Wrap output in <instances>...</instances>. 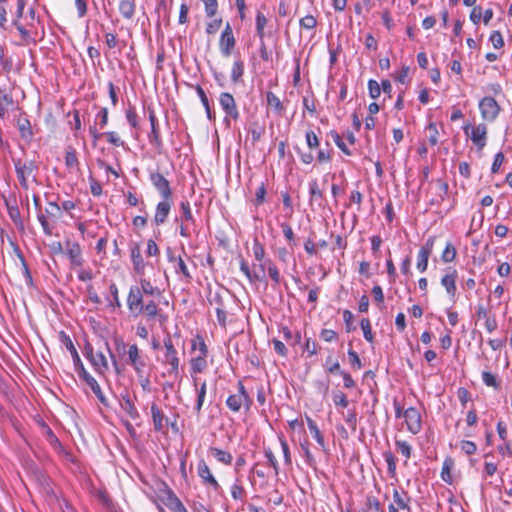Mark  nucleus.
Segmentation results:
<instances>
[{
	"mask_svg": "<svg viewBox=\"0 0 512 512\" xmlns=\"http://www.w3.org/2000/svg\"><path fill=\"white\" fill-rule=\"evenodd\" d=\"M251 403L252 401L241 381L238 382V392L231 394L226 400L227 407L233 412L240 411L242 406L248 410L250 409Z\"/></svg>",
	"mask_w": 512,
	"mask_h": 512,
	"instance_id": "obj_1",
	"label": "nucleus"
},
{
	"mask_svg": "<svg viewBox=\"0 0 512 512\" xmlns=\"http://www.w3.org/2000/svg\"><path fill=\"white\" fill-rule=\"evenodd\" d=\"M128 363L132 366L139 378L143 377L146 368L145 358L141 355L136 344L128 345L127 349Z\"/></svg>",
	"mask_w": 512,
	"mask_h": 512,
	"instance_id": "obj_2",
	"label": "nucleus"
},
{
	"mask_svg": "<svg viewBox=\"0 0 512 512\" xmlns=\"http://www.w3.org/2000/svg\"><path fill=\"white\" fill-rule=\"evenodd\" d=\"M219 104L225 112V122L229 125L230 119L237 120L239 118V111L234 97L228 93L223 92L219 96Z\"/></svg>",
	"mask_w": 512,
	"mask_h": 512,
	"instance_id": "obj_3",
	"label": "nucleus"
},
{
	"mask_svg": "<svg viewBox=\"0 0 512 512\" xmlns=\"http://www.w3.org/2000/svg\"><path fill=\"white\" fill-rule=\"evenodd\" d=\"M164 347V363L170 365L169 374L177 375L179 371V358L169 335L164 338Z\"/></svg>",
	"mask_w": 512,
	"mask_h": 512,
	"instance_id": "obj_4",
	"label": "nucleus"
},
{
	"mask_svg": "<svg viewBox=\"0 0 512 512\" xmlns=\"http://www.w3.org/2000/svg\"><path fill=\"white\" fill-rule=\"evenodd\" d=\"M464 133L470 137L471 141L479 148L482 149L486 145L487 127L484 124L471 126L465 124L463 127Z\"/></svg>",
	"mask_w": 512,
	"mask_h": 512,
	"instance_id": "obj_5",
	"label": "nucleus"
},
{
	"mask_svg": "<svg viewBox=\"0 0 512 512\" xmlns=\"http://www.w3.org/2000/svg\"><path fill=\"white\" fill-rule=\"evenodd\" d=\"M479 109L482 118L487 121H494L500 112V106L497 101L489 96L484 97L479 102Z\"/></svg>",
	"mask_w": 512,
	"mask_h": 512,
	"instance_id": "obj_6",
	"label": "nucleus"
},
{
	"mask_svg": "<svg viewBox=\"0 0 512 512\" xmlns=\"http://www.w3.org/2000/svg\"><path fill=\"white\" fill-rule=\"evenodd\" d=\"M235 43L236 40L233 34L232 27L229 23H226L219 40V48L222 55L225 57H229L232 53V50L235 47Z\"/></svg>",
	"mask_w": 512,
	"mask_h": 512,
	"instance_id": "obj_7",
	"label": "nucleus"
},
{
	"mask_svg": "<svg viewBox=\"0 0 512 512\" xmlns=\"http://www.w3.org/2000/svg\"><path fill=\"white\" fill-rule=\"evenodd\" d=\"M36 169V166L33 161L26 160L21 161L17 160L15 161V170L17 173V177L20 181V184L27 188L28 187V179L33 176V172Z\"/></svg>",
	"mask_w": 512,
	"mask_h": 512,
	"instance_id": "obj_8",
	"label": "nucleus"
},
{
	"mask_svg": "<svg viewBox=\"0 0 512 512\" xmlns=\"http://www.w3.org/2000/svg\"><path fill=\"white\" fill-rule=\"evenodd\" d=\"M144 304L143 293L138 286H132L127 297V307L129 311L138 316L141 314V307Z\"/></svg>",
	"mask_w": 512,
	"mask_h": 512,
	"instance_id": "obj_9",
	"label": "nucleus"
},
{
	"mask_svg": "<svg viewBox=\"0 0 512 512\" xmlns=\"http://www.w3.org/2000/svg\"><path fill=\"white\" fill-rule=\"evenodd\" d=\"M150 181L162 198H172V189L169 181L159 172H151Z\"/></svg>",
	"mask_w": 512,
	"mask_h": 512,
	"instance_id": "obj_10",
	"label": "nucleus"
},
{
	"mask_svg": "<svg viewBox=\"0 0 512 512\" xmlns=\"http://www.w3.org/2000/svg\"><path fill=\"white\" fill-rule=\"evenodd\" d=\"M407 429L412 434H418L421 430V415L414 407H409L403 412Z\"/></svg>",
	"mask_w": 512,
	"mask_h": 512,
	"instance_id": "obj_11",
	"label": "nucleus"
},
{
	"mask_svg": "<svg viewBox=\"0 0 512 512\" xmlns=\"http://www.w3.org/2000/svg\"><path fill=\"white\" fill-rule=\"evenodd\" d=\"M193 378V387L196 395V402L194 406V410L197 414H200L207 395V382L205 380H201L198 377Z\"/></svg>",
	"mask_w": 512,
	"mask_h": 512,
	"instance_id": "obj_12",
	"label": "nucleus"
},
{
	"mask_svg": "<svg viewBox=\"0 0 512 512\" xmlns=\"http://www.w3.org/2000/svg\"><path fill=\"white\" fill-rule=\"evenodd\" d=\"M173 205L172 198H162L155 208L154 223L159 226L166 222Z\"/></svg>",
	"mask_w": 512,
	"mask_h": 512,
	"instance_id": "obj_13",
	"label": "nucleus"
},
{
	"mask_svg": "<svg viewBox=\"0 0 512 512\" xmlns=\"http://www.w3.org/2000/svg\"><path fill=\"white\" fill-rule=\"evenodd\" d=\"M198 476L202 479L204 484L211 486L215 491H219L221 486L211 473L208 465L204 460H200L197 465Z\"/></svg>",
	"mask_w": 512,
	"mask_h": 512,
	"instance_id": "obj_14",
	"label": "nucleus"
},
{
	"mask_svg": "<svg viewBox=\"0 0 512 512\" xmlns=\"http://www.w3.org/2000/svg\"><path fill=\"white\" fill-rule=\"evenodd\" d=\"M14 107L12 95L6 89H0V118L5 119Z\"/></svg>",
	"mask_w": 512,
	"mask_h": 512,
	"instance_id": "obj_15",
	"label": "nucleus"
},
{
	"mask_svg": "<svg viewBox=\"0 0 512 512\" xmlns=\"http://www.w3.org/2000/svg\"><path fill=\"white\" fill-rule=\"evenodd\" d=\"M66 254L73 266H81L83 259L81 256V247L77 242H66Z\"/></svg>",
	"mask_w": 512,
	"mask_h": 512,
	"instance_id": "obj_16",
	"label": "nucleus"
},
{
	"mask_svg": "<svg viewBox=\"0 0 512 512\" xmlns=\"http://www.w3.org/2000/svg\"><path fill=\"white\" fill-rule=\"evenodd\" d=\"M121 409L133 420H136L140 417V414L137 408L134 405L133 400L129 396L128 393L121 395L120 399Z\"/></svg>",
	"mask_w": 512,
	"mask_h": 512,
	"instance_id": "obj_17",
	"label": "nucleus"
},
{
	"mask_svg": "<svg viewBox=\"0 0 512 512\" xmlns=\"http://www.w3.org/2000/svg\"><path fill=\"white\" fill-rule=\"evenodd\" d=\"M84 378H85V381L87 383V385L90 387V389L92 390V392L95 394V396L98 398V400L105 406L108 405L107 403V399L106 397L104 396L102 390H101V387L100 385L98 384V382L96 381V379L92 376H90L89 374L85 373L84 375Z\"/></svg>",
	"mask_w": 512,
	"mask_h": 512,
	"instance_id": "obj_18",
	"label": "nucleus"
},
{
	"mask_svg": "<svg viewBox=\"0 0 512 512\" xmlns=\"http://www.w3.org/2000/svg\"><path fill=\"white\" fill-rule=\"evenodd\" d=\"M441 284L446 289V292L451 297H454L456 293V271L452 270L445 274L441 279Z\"/></svg>",
	"mask_w": 512,
	"mask_h": 512,
	"instance_id": "obj_19",
	"label": "nucleus"
},
{
	"mask_svg": "<svg viewBox=\"0 0 512 512\" xmlns=\"http://www.w3.org/2000/svg\"><path fill=\"white\" fill-rule=\"evenodd\" d=\"M410 498L405 491H399L394 489L393 491V503L401 510L410 511L409 506Z\"/></svg>",
	"mask_w": 512,
	"mask_h": 512,
	"instance_id": "obj_20",
	"label": "nucleus"
},
{
	"mask_svg": "<svg viewBox=\"0 0 512 512\" xmlns=\"http://www.w3.org/2000/svg\"><path fill=\"white\" fill-rule=\"evenodd\" d=\"M266 100H267L268 106L271 109H273V111L276 113V115H278V116L283 115L285 108L278 96H276L273 92L268 91L266 93Z\"/></svg>",
	"mask_w": 512,
	"mask_h": 512,
	"instance_id": "obj_21",
	"label": "nucleus"
},
{
	"mask_svg": "<svg viewBox=\"0 0 512 512\" xmlns=\"http://www.w3.org/2000/svg\"><path fill=\"white\" fill-rule=\"evenodd\" d=\"M89 359L92 362L93 366L99 371L104 372L108 369V361L105 355L102 352H91L89 354Z\"/></svg>",
	"mask_w": 512,
	"mask_h": 512,
	"instance_id": "obj_22",
	"label": "nucleus"
},
{
	"mask_svg": "<svg viewBox=\"0 0 512 512\" xmlns=\"http://www.w3.org/2000/svg\"><path fill=\"white\" fill-rule=\"evenodd\" d=\"M170 262H175V272L177 274L181 273L186 281L191 280L192 276L188 270L187 265L185 264L183 258L181 256L174 257L173 255H169L168 257Z\"/></svg>",
	"mask_w": 512,
	"mask_h": 512,
	"instance_id": "obj_23",
	"label": "nucleus"
},
{
	"mask_svg": "<svg viewBox=\"0 0 512 512\" xmlns=\"http://www.w3.org/2000/svg\"><path fill=\"white\" fill-rule=\"evenodd\" d=\"M131 259H132V263H133V267H134V270L135 272L143 277L144 275V271H145V267H146V264L141 256V253H140V250L139 249H133L132 252H131Z\"/></svg>",
	"mask_w": 512,
	"mask_h": 512,
	"instance_id": "obj_24",
	"label": "nucleus"
},
{
	"mask_svg": "<svg viewBox=\"0 0 512 512\" xmlns=\"http://www.w3.org/2000/svg\"><path fill=\"white\" fill-rule=\"evenodd\" d=\"M151 414H152L154 429L156 431H162L165 426L164 425L165 416L156 404H152Z\"/></svg>",
	"mask_w": 512,
	"mask_h": 512,
	"instance_id": "obj_25",
	"label": "nucleus"
},
{
	"mask_svg": "<svg viewBox=\"0 0 512 512\" xmlns=\"http://www.w3.org/2000/svg\"><path fill=\"white\" fill-rule=\"evenodd\" d=\"M119 12L124 18L131 19L135 14V1L121 0L119 3Z\"/></svg>",
	"mask_w": 512,
	"mask_h": 512,
	"instance_id": "obj_26",
	"label": "nucleus"
},
{
	"mask_svg": "<svg viewBox=\"0 0 512 512\" xmlns=\"http://www.w3.org/2000/svg\"><path fill=\"white\" fill-rule=\"evenodd\" d=\"M149 120L151 124V134L149 135L150 143L159 147L161 145V139L156 125L157 119L153 111L149 113Z\"/></svg>",
	"mask_w": 512,
	"mask_h": 512,
	"instance_id": "obj_27",
	"label": "nucleus"
},
{
	"mask_svg": "<svg viewBox=\"0 0 512 512\" xmlns=\"http://www.w3.org/2000/svg\"><path fill=\"white\" fill-rule=\"evenodd\" d=\"M240 270L251 283L263 281V276H261L258 272H252L249 268L248 263L244 259L240 260Z\"/></svg>",
	"mask_w": 512,
	"mask_h": 512,
	"instance_id": "obj_28",
	"label": "nucleus"
},
{
	"mask_svg": "<svg viewBox=\"0 0 512 512\" xmlns=\"http://www.w3.org/2000/svg\"><path fill=\"white\" fill-rule=\"evenodd\" d=\"M268 20L266 16L261 12L257 11L256 18H255V25H256V33L259 37L260 41H262L265 37V26L267 24Z\"/></svg>",
	"mask_w": 512,
	"mask_h": 512,
	"instance_id": "obj_29",
	"label": "nucleus"
},
{
	"mask_svg": "<svg viewBox=\"0 0 512 512\" xmlns=\"http://www.w3.org/2000/svg\"><path fill=\"white\" fill-rule=\"evenodd\" d=\"M138 287L145 295L159 296L161 294V290L158 287L153 286L149 280L142 277L140 279V286Z\"/></svg>",
	"mask_w": 512,
	"mask_h": 512,
	"instance_id": "obj_30",
	"label": "nucleus"
},
{
	"mask_svg": "<svg viewBox=\"0 0 512 512\" xmlns=\"http://www.w3.org/2000/svg\"><path fill=\"white\" fill-rule=\"evenodd\" d=\"M211 454L215 457V459L223 464L230 465L232 463V455L224 450L219 448H211Z\"/></svg>",
	"mask_w": 512,
	"mask_h": 512,
	"instance_id": "obj_31",
	"label": "nucleus"
},
{
	"mask_svg": "<svg viewBox=\"0 0 512 512\" xmlns=\"http://www.w3.org/2000/svg\"><path fill=\"white\" fill-rule=\"evenodd\" d=\"M395 446L397 448V451L400 452L405 457V463L408 459H410L412 454V447L411 445L404 440H395Z\"/></svg>",
	"mask_w": 512,
	"mask_h": 512,
	"instance_id": "obj_32",
	"label": "nucleus"
},
{
	"mask_svg": "<svg viewBox=\"0 0 512 512\" xmlns=\"http://www.w3.org/2000/svg\"><path fill=\"white\" fill-rule=\"evenodd\" d=\"M307 425H308V428H309L310 432L313 434L314 439L317 441V443L321 447H324V445H325L324 437L322 436V434H321L317 424L315 423V421H313L312 419L308 418L307 419Z\"/></svg>",
	"mask_w": 512,
	"mask_h": 512,
	"instance_id": "obj_33",
	"label": "nucleus"
},
{
	"mask_svg": "<svg viewBox=\"0 0 512 512\" xmlns=\"http://www.w3.org/2000/svg\"><path fill=\"white\" fill-rule=\"evenodd\" d=\"M244 74V64L241 60H236L233 63L232 70H231V80L233 83L239 82L241 77Z\"/></svg>",
	"mask_w": 512,
	"mask_h": 512,
	"instance_id": "obj_34",
	"label": "nucleus"
},
{
	"mask_svg": "<svg viewBox=\"0 0 512 512\" xmlns=\"http://www.w3.org/2000/svg\"><path fill=\"white\" fill-rule=\"evenodd\" d=\"M141 314L146 315L148 318H155L158 316V305L154 301H148L141 307Z\"/></svg>",
	"mask_w": 512,
	"mask_h": 512,
	"instance_id": "obj_35",
	"label": "nucleus"
},
{
	"mask_svg": "<svg viewBox=\"0 0 512 512\" xmlns=\"http://www.w3.org/2000/svg\"><path fill=\"white\" fill-rule=\"evenodd\" d=\"M207 367L206 357L196 356L191 360V371L192 373H201Z\"/></svg>",
	"mask_w": 512,
	"mask_h": 512,
	"instance_id": "obj_36",
	"label": "nucleus"
},
{
	"mask_svg": "<svg viewBox=\"0 0 512 512\" xmlns=\"http://www.w3.org/2000/svg\"><path fill=\"white\" fill-rule=\"evenodd\" d=\"M204 5L205 14L207 17L212 18L218 11V0H200Z\"/></svg>",
	"mask_w": 512,
	"mask_h": 512,
	"instance_id": "obj_37",
	"label": "nucleus"
},
{
	"mask_svg": "<svg viewBox=\"0 0 512 512\" xmlns=\"http://www.w3.org/2000/svg\"><path fill=\"white\" fill-rule=\"evenodd\" d=\"M192 349L197 350L199 352L198 356L207 357L208 349L204 342V339L200 336H197L192 342Z\"/></svg>",
	"mask_w": 512,
	"mask_h": 512,
	"instance_id": "obj_38",
	"label": "nucleus"
},
{
	"mask_svg": "<svg viewBox=\"0 0 512 512\" xmlns=\"http://www.w3.org/2000/svg\"><path fill=\"white\" fill-rule=\"evenodd\" d=\"M383 457L385 459V462L387 463L389 475L391 477H394L396 474V458H395V456L390 451H387L383 454Z\"/></svg>",
	"mask_w": 512,
	"mask_h": 512,
	"instance_id": "obj_39",
	"label": "nucleus"
},
{
	"mask_svg": "<svg viewBox=\"0 0 512 512\" xmlns=\"http://www.w3.org/2000/svg\"><path fill=\"white\" fill-rule=\"evenodd\" d=\"M429 257V254L419 250L416 264L419 272L423 273L427 270Z\"/></svg>",
	"mask_w": 512,
	"mask_h": 512,
	"instance_id": "obj_40",
	"label": "nucleus"
},
{
	"mask_svg": "<svg viewBox=\"0 0 512 512\" xmlns=\"http://www.w3.org/2000/svg\"><path fill=\"white\" fill-rule=\"evenodd\" d=\"M266 264H267V271H268L269 277L272 279V281L275 284H279L280 273H279L276 265L270 259H266Z\"/></svg>",
	"mask_w": 512,
	"mask_h": 512,
	"instance_id": "obj_41",
	"label": "nucleus"
},
{
	"mask_svg": "<svg viewBox=\"0 0 512 512\" xmlns=\"http://www.w3.org/2000/svg\"><path fill=\"white\" fill-rule=\"evenodd\" d=\"M456 257V249L455 247L452 245V243H447L443 253H442V260L445 262V263H450L452 262Z\"/></svg>",
	"mask_w": 512,
	"mask_h": 512,
	"instance_id": "obj_42",
	"label": "nucleus"
},
{
	"mask_svg": "<svg viewBox=\"0 0 512 512\" xmlns=\"http://www.w3.org/2000/svg\"><path fill=\"white\" fill-rule=\"evenodd\" d=\"M300 27L307 30H312L317 25V20L313 15H306L300 19Z\"/></svg>",
	"mask_w": 512,
	"mask_h": 512,
	"instance_id": "obj_43",
	"label": "nucleus"
},
{
	"mask_svg": "<svg viewBox=\"0 0 512 512\" xmlns=\"http://www.w3.org/2000/svg\"><path fill=\"white\" fill-rule=\"evenodd\" d=\"M344 420H345L346 424L348 425V427L350 428V430L352 432H355L356 428H357V415H356V412L353 411V410H349L344 415Z\"/></svg>",
	"mask_w": 512,
	"mask_h": 512,
	"instance_id": "obj_44",
	"label": "nucleus"
},
{
	"mask_svg": "<svg viewBox=\"0 0 512 512\" xmlns=\"http://www.w3.org/2000/svg\"><path fill=\"white\" fill-rule=\"evenodd\" d=\"M426 130H427V131H428V133H429L428 141H429L430 145H431V146H435V145H437V143H438V135H439V133H438V129H437V127H436V124H434V123H430V124L427 126Z\"/></svg>",
	"mask_w": 512,
	"mask_h": 512,
	"instance_id": "obj_45",
	"label": "nucleus"
},
{
	"mask_svg": "<svg viewBox=\"0 0 512 512\" xmlns=\"http://www.w3.org/2000/svg\"><path fill=\"white\" fill-rule=\"evenodd\" d=\"M368 90H369V96L372 99H377L381 94V87L380 84L373 79H370L368 81Z\"/></svg>",
	"mask_w": 512,
	"mask_h": 512,
	"instance_id": "obj_46",
	"label": "nucleus"
},
{
	"mask_svg": "<svg viewBox=\"0 0 512 512\" xmlns=\"http://www.w3.org/2000/svg\"><path fill=\"white\" fill-rule=\"evenodd\" d=\"M279 441H280L281 449H282V452H283L284 463L287 466H291L292 459H291V453H290V449H289L288 443L282 437L279 438Z\"/></svg>",
	"mask_w": 512,
	"mask_h": 512,
	"instance_id": "obj_47",
	"label": "nucleus"
},
{
	"mask_svg": "<svg viewBox=\"0 0 512 512\" xmlns=\"http://www.w3.org/2000/svg\"><path fill=\"white\" fill-rule=\"evenodd\" d=\"M360 325H361V329L363 331L364 338L368 342H372L373 334H372L371 324H370L369 319H366V318L362 319Z\"/></svg>",
	"mask_w": 512,
	"mask_h": 512,
	"instance_id": "obj_48",
	"label": "nucleus"
},
{
	"mask_svg": "<svg viewBox=\"0 0 512 512\" xmlns=\"http://www.w3.org/2000/svg\"><path fill=\"white\" fill-rule=\"evenodd\" d=\"M245 490L243 486L240 484V482L237 480L232 486H231V496L234 500H241L244 496Z\"/></svg>",
	"mask_w": 512,
	"mask_h": 512,
	"instance_id": "obj_49",
	"label": "nucleus"
},
{
	"mask_svg": "<svg viewBox=\"0 0 512 512\" xmlns=\"http://www.w3.org/2000/svg\"><path fill=\"white\" fill-rule=\"evenodd\" d=\"M253 255L258 262L264 260L265 249L258 240H255L253 243Z\"/></svg>",
	"mask_w": 512,
	"mask_h": 512,
	"instance_id": "obj_50",
	"label": "nucleus"
},
{
	"mask_svg": "<svg viewBox=\"0 0 512 512\" xmlns=\"http://www.w3.org/2000/svg\"><path fill=\"white\" fill-rule=\"evenodd\" d=\"M65 164L69 168L78 166V158L76 152L73 149L66 151Z\"/></svg>",
	"mask_w": 512,
	"mask_h": 512,
	"instance_id": "obj_51",
	"label": "nucleus"
},
{
	"mask_svg": "<svg viewBox=\"0 0 512 512\" xmlns=\"http://www.w3.org/2000/svg\"><path fill=\"white\" fill-rule=\"evenodd\" d=\"M482 381L485 383V385H487L489 387H493V388L499 387L496 376L490 372L484 371L482 373Z\"/></svg>",
	"mask_w": 512,
	"mask_h": 512,
	"instance_id": "obj_52",
	"label": "nucleus"
},
{
	"mask_svg": "<svg viewBox=\"0 0 512 512\" xmlns=\"http://www.w3.org/2000/svg\"><path fill=\"white\" fill-rule=\"evenodd\" d=\"M489 40L495 49H500L504 45L502 34L499 31H493Z\"/></svg>",
	"mask_w": 512,
	"mask_h": 512,
	"instance_id": "obj_53",
	"label": "nucleus"
},
{
	"mask_svg": "<svg viewBox=\"0 0 512 512\" xmlns=\"http://www.w3.org/2000/svg\"><path fill=\"white\" fill-rule=\"evenodd\" d=\"M18 127L21 133V136L24 138H28L32 135V130L30 126V122L27 119L18 122Z\"/></svg>",
	"mask_w": 512,
	"mask_h": 512,
	"instance_id": "obj_54",
	"label": "nucleus"
},
{
	"mask_svg": "<svg viewBox=\"0 0 512 512\" xmlns=\"http://www.w3.org/2000/svg\"><path fill=\"white\" fill-rule=\"evenodd\" d=\"M103 136L106 137L107 141L117 147L124 146V141H122L116 132L109 131L103 133Z\"/></svg>",
	"mask_w": 512,
	"mask_h": 512,
	"instance_id": "obj_55",
	"label": "nucleus"
},
{
	"mask_svg": "<svg viewBox=\"0 0 512 512\" xmlns=\"http://www.w3.org/2000/svg\"><path fill=\"white\" fill-rule=\"evenodd\" d=\"M460 448L461 450L467 454V455H472L476 452L477 450V446L474 442L472 441H468V440H463L461 443H460Z\"/></svg>",
	"mask_w": 512,
	"mask_h": 512,
	"instance_id": "obj_56",
	"label": "nucleus"
},
{
	"mask_svg": "<svg viewBox=\"0 0 512 512\" xmlns=\"http://www.w3.org/2000/svg\"><path fill=\"white\" fill-rule=\"evenodd\" d=\"M348 357H349V361H350V364L353 369H356V370L361 369V367H362L361 360H360L358 354L354 350H352V349L348 350Z\"/></svg>",
	"mask_w": 512,
	"mask_h": 512,
	"instance_id": "obj_57",
	"label": "nucleus"
},
{
	"mask_svg": "<svg viewBox=\"0 0 512 512\" xmlns=\"http://www.w3.org/2000/svg\"><path fill=\"white\" fill-rule=\"evenodd\" d=\"M309 193H310V200L311 201L316 200V199L322 197V192L319 189L317 181L314 180V181H311L309 183Z\"/></svg>",
	"mask_w": 512,
	"mask_h": 512,
	"instance_id": "obj_58",
	"label": "nucleus"
},
{
	"mask_svg": "<svg viewBox=\"0 0 512 512\" xmlns=\"http://www.w3.org/2000/svg\"><path fill=\"white\" fill-rule=\"evenodd\" d=\"M222 25V19L217 18L207 23L206 32L209 35L215 34Z\"/></svg>",
	"mask_w": 512,
	"mask_h": 512,
	"instance_id": "obj_59",
	"label": "nucleus"
},
{
	"mask_svg": "<svg viewBox=\"0 0 512 512\" xmlns=\"http://www.w3.org/2000/svg\"><path fill=\"white\" fill-rule=\"evenodd\" d=\"M333 402L336 406H341V407L348 406V399H347L346 395L340 391L335 392L333 394Z\"/></svg>",
	"mask_w": 512,
	"mask_h": 512,
	"instance_id": "obj_60",
	"label": "nucleus"
},
{
	"mask_svg": "<svg viewBox=\"0 0 512 512\" xmlns=\"http://www.w3.org/2000/svg\"><path fill=\"white\" fill-rule=\"evenodd\" d=\"M5 52H6L5 47L0 45V66L4 70L9 71L12 67V60L7 59L5 57Z\"/></svg>",
	"mask_w": 512,
	"mask_h": 512,
	"instance_id": "obj_61",
	"label": "nucleus"
},
{
	"mask_svg": "<svg viewBox=\"0 0 512 512\" xmlns=\"http://www.w3.org/2000/svg\"><path fill=\"white\" fill-rule=\"evenodd\" d=\"M96 120L99 121L100 129H103L108 123V110L101 108L96 115Z\"/></svg>",
	"mask_w": 512,
	"mask_h": 512,
	"instance_id": "obj_62",
	"label": "nucleus"
},
{
	"mask_svg": "<svg viewBox=\"0 0 512 512\" xmlns=\"http://www.w3.org/2000/svg\"><path fill=\"white\" fill-rule=\"evenodd\" d=\"M126 119L132 127L136 128L138 126V117L133 107L126 110Z\"/></svg>",
	"mask_w": 512,
	"mask_h": 512,
	"instance_id": "obj_63",
	"label": "nucleus"
},
{
	"mask_svg": "<svg viewBox=\"0 0 512 512\" xmlns=\"http://www.w3.org/2000/svg\"><path fill=\"white\" fill-rule=\"evenodd\" d=\"M505 160V156L502 152H498L495 157H494V161L492 163V167H491V171L492 173H497L501 167V165L503 164Z\"/></svg>",
	"mask_w": 512,
	"mask_h": 512,
	"instance_id": "obj_64",
	"label": "nucleus"
}]
</instances>
